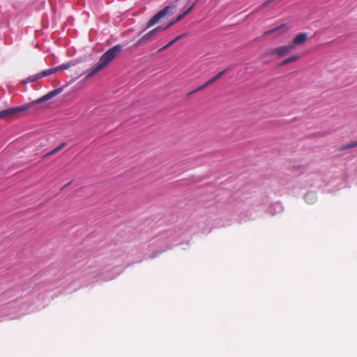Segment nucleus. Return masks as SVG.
<instances>
[{
  "label": "nucleus",
  "instance_id": "obj_4",
  "mask_svg": "<svg viewBox=\"0 0 357 357\" xmlns=\"http://www.w3.org/2000/svg\"><path fill=\"white\" fill-rule=\"evenodd\" d=\"M167 29V27L166 26H158L155 28H154L153 29L149 31V32H147L146 33H145L144 36H142L135 43V47H138L142 43L144 40H149L150 38H151L153 36H154L155 34H157L158 33L162 31H165Z\"/></svg>",
  "mask_w": 357,
  "mask_h": 357
},
{
  "label": "nucleus",
  "instance_id": "obj_17",
  "mask_svg": "<svg viewBox=\"0 0 357 357\" xmlns=\"http://www.w3.org/2000/svg\"><path fill=\"white\" fill-rule=\"evenodd\" d=\"M298 59H299L298 55H293V56L287 58V60L288 63H293V62L298 61Z\"/></svg>",
  "mask_w": 357,
  "mask_h": 357
},
{
  "label": "nucleus",
  "instance_id": "obj_3",
  "mask_svg": "<svg viewBox=\"0 0 357 357\" xmlns=\"http://www.w3.org/2000/svg\"><path fill=\"white\" fill-rule=\"evenodd\" d=\"M28 107L26 106H18L15 107H10L8 109L0 111V119H8L13 117L20 112H24L27 111Z\"/></svg>",
  "mask_w": 357,
  "mask_h": 357
},
{
  "label": "nucleus",
  "instance_id": "obj_14",
  "mask_svg": "<svg viewBox=\"0 0 357 357\" xmlns=\"http://www.w3.org/2000/svg\"><path fill=\"white\" fill-rule=\"evenodd\" d=\"M38 76H39V79H41V78L45 77L46 76L51 75L53 73H52V69L50 68V69L44 70L38 73Z\"/></svg>",
  "mask_w": 357,
  "mask_h": 357
},
{
  "label": "nucleus",
  "instance_id": "obj_1",
  "mask_svg": "<svg viewBox=\"0 0 357 357\" xmlns=\"http://www.w3.org/2000/svg\"><path fill=\"white\" fill-rule=\"evenodd\" d=\"M122 51V45H116L107 50L100 58L98 63L91 69L86 70V78H89L107 66Z\"/></svg>",
  "mask_w": 357,
  "mask_h": 357
},
{
  "label": "nucleus",
  "instance_id": "obj_22",
  "mask_svg": "<svg viewBox=\"0 0 357 357\" xmlns=\"http://www.w3.org/2000/svg\"><path fill=\"white\" fill-rule=\"evenodd\" d=\"M287 64H289V63H288V61H287V59H284V60L280 63V66H286V65H287Z\"/></svg>",
  "mask_w": 357,
  "mask_h": 357
},
{
  "label": "nucleus",
  "instance_id": "obj_16",
  "mask_svg": "<svg viewBox=\"0 0 357 357\" xmlns=\"http://www.w3.org/2000/svg\"><path fill=\"white\" fill-rule=\"evenodd\" d=\"M75 63L73 61H68L67 63H63L61 66L62 70L68 69L70 66H73Z\"/></svg>",
  "mask_w": 357,
  "mask_h": 357
},
{
  "label": "nucleus",
  "instance_id": "obj_23",
  "mask_svg": "<svg viewBox=\"0 0 357 357\" xmlns=\"http://www.w3.org/2000/svg\"><path fill=\"white\" fill-rule=\"evenodd\" d=\"M287 64H289V63H288V61H287V59H284V60L280 63V66H286V65H287Z\"/></svg>",
  "mask_w": 357,
  "mask_h": 357
},
{
  "label": "nucleus",
  "instance_id": "obj_13",
  "mask_svg": "<svg viewBox=\"0 0 357 357\" xmlns=\"http://www.w3.org/2000/svg\"><path fill=\"white\" fill-rule=\"evenodd\" d=\"M356 146H357V141L356 142H352L348 143V144H347L345 145H343V146L340 147L339 150L344 151L346 149H351V148H354V147H356Z\"/></svg>",
  "mask_w": 357,
  "mask_h": 357
},
{
  "label": "nucleus",
  "instance_id": "obj_8",
  "mask_svg": "<svg viewBox=\"0 0 357 357\" xmlns=\"http://www.w3.org/2000/svg\"><path fill=\"white\" fill-rule=\"evenodd\" d=\"M307 39V33H299L296 36L291 43V45H294V48H295L296 45H299L303 44Z\"/></svg>",
  "mask_w": 357,
  "mask_h": 357
},
{
  "label": "nucleus",
  "instance_id": "obj_24",
  "mask_svg": "<svg viewBox=\"0 0 357 357\" xmlns=\"http://www.w3.org/2000/svg\"><path fill=\"white\" fill-rule=\"evenodd\" d=\"M185 36V33L181 34L178 36H176L174 40H176V42L177 40H178L179 39H181V38H183Z\"/></svg>",
  "mask_w": 357,
  "mask_h": 357
},
{
  "label": "nucleus",
  "instance_id": "obj_6",
  "mask_svg": "<svg viewBox=\"0 0 357 357\" xmlns=\"http://www.w3.org/2000/svg\"><path fill=\"white\" fill-rule=\"evenodd\" d=\"M294 49V45L290 43L287 45L280 46L273 49L271 53L279 57H282L289 54Z\"/></svg>",
  "mask_w": 357,
  "mask_h": 357
},
{
  "label": "nucleus",
  "instance_id": "obj_15",
  "mask_svg": "<svg viewBox=\"0 0 357 357\" xmlns=\"http://www.w3.org/2000/svg\"><path fill=\"white\" fill-rule=\"evenodd\" d=\"M218 79H219L218 78L216 77V75L215 76H213V77H211L208 81H207L206 82H205L204 84H202V87L204 88H206L207 87L208 85L211 84L212 83L216 82Z\"/></svg>",
  "mask_w": 357,
  "mask_h": 357
},
{
  "label": "nucleus",
  "instance_id": "obj_9",
  "mask_svg": "<svg viewBox=\"0 0 357 357\" xmlns=\"http://www.w3.org/2000/svg\"><path fill=\"white\" fill-rule=\"evenodd\" d=\"M66 86L67 84H65L61 87L57 88L53 91H50L49 93L43 96L44 100H46V101H47L49 100H51L54 97L56 96L57 95L60 94Z\"/></svg>",
  "mask_w": 357,
  "mask_h": 357
},
{
  "label": "nucleus",
  "instance_id": "obj_5",
  "mask_svg": "<svg viewBox=\"0 0 357 357\" xmlns=\"http://www.w3.org/2000/svg\"><path fill=\"white\" fill-rule=\"evenodd\" d=\"M196 3H197V1H195L192 3H190V5H189V6L188 4L185 5L183 8L184 10H183V13H181V15H178L176 17L173 18L170 22H169L167 25H165L167 29H168L169 27H170L171 26H172L177 22L180 21L181 20H182L185 15H187L193 9V8L196 5Z\"/></svg>",
  "mask_w": 357,
  "mask_h": 357
},
{
  "label": "nucleus",
  "instance_id": "obj_12",
  "mask_svg": "<svg viewBox=\"0 0 357 357\" xmlns=\"http://www.w3.org/2000/svg\"><path fill=\"white\" fill-rule=\"evenodd\" d=\"M38 79H39L38 74L37 73L36 75H33L29 76L25 79L22 80V82L23 84H26L27 83H31V82H36Z\"/></svg>",
  "mask_w": 357,
  "mask_h": 357
},
{
  "label": "nucleus",
  "instance_id": "obj_11",
  "mask_svg": "<svg viewBox=\"0 0 357 357\" xmlns=\"http://www.w3.org/2000/svg\"><path fill=\"white\" fill-rule=\"evenodd\" d=\"M67 143L66 142H63L61 143V144H59V146H57L56 148H54V149H52V151L47 152L45 155V157H47V156H50V155H52L54 153H56V152L59 151L60 150H61L63 148H64L66 146Z\"/></svg>",
  "mask_w": 357,
  "mask_h": 357
},
{
  "label": "nucleus",
  "instance_id": "obj_10",
  "mask_svg": "<svg viewBox=\"0 0 357 357\" xmlns=\"http://www.w3.org/2000/svg\"><path fill=\"white\" fill-rule=\"evenodd\" d=\"M44 102H46V100H44V96H42L41 98H40L36 100H33L29 103L23 105L22 106L28 107L27 111H26V112H28V111L31 110L32 108H33L36 105L43 103Z\"/></svg>",
  "mask_w": 357,
  "mask_h": 357
},
{
  "label": "nucleus",
  "instance_id": "obj_2",
  "mask_svg": "<svg viewBox=\"0 0 357 357\" xmlns=\"http://www.w3.org/2000/svg\"><path fill=\"white\" fill-rule=\"evenodd\" d=\"M171 9L169 6H167L164 7L162 9L160 10L157 12L146 23L144 29L142 31L151 28L155 24H157L161 19H162Z\"/></svg>",
  "mask_w": 357,
  "mask_h": 357
},
{
  "label": "nucleus",
  "instance_id": "obj_25",
  "mask_svg": "<svg viewBox=\"0 0 357 357\" xmlns=\"http://www.w3.org/2000/svg\"><path fill=\"white\" fill-rule=\"evenodd\" d=\"M31 113H34L35 112V109H33V110L31 112Z\"/></svg>",
  "mask_w": 357,
  "mask_h": 357
},
{
  "label": "nucleus",
  "instance_id": "obj_19",
  "mask_svg": "<svg viewBox=\"0 0 357 357\" xmlns=\"http://www.w3.org/2000/svg\"><path fill=\"white\" fill-rule=\"evenodd\" d=\"M176 42V40H172L171 41H169L167 45H165V46H163L161 50H165L167 47H169V46H171L172 45H173L174 43Z\"/></svg>",
  "mask_w": 357,
  "mask_h": 357
},
{
  "label": "nucleus",
  "instance_id": "obj_26",
  "mask_svg": "<svg viewBox=\"0 0 357 357\" xmlns=\"http://www.w3.org/2000/svg\"><path fill=\"white\" fill-rule=\"evenodd\" d=\"M190 0H188V2L190 1Z\"/></svg>",
  "mask_w": 357,
  "mask_h": 357
},
{
  "label": "nucleus",
  "instance_id": "obj_7",
  "mask_svg": "<svg viewBox=\"0 0 357 357\" xmlns=\"http://www.w3.org/2000/svg\"><path fill=\"white\" fill-rule=\"evenodd\" d=\"M288 30V27L286 24H282L279 26H277L270 30L266 31L264 33V36H268L273 33H278V35H280L284 32H286Z\"/></svg>",
  "mask_w": 357,
  "mask_h": 357
},
{
  "label": "nucleus",
  "instance_id": "obj_20",
  "mask_svg": "<svg viewBox=\"0 0 357 357\" xmlns=\"http://www.w3.org/2000/svg\"><path fill=\"white\" fill-rule=\"evenodd\" d=\"M51 69H52V71L53 74H54V73H57L59 71L62 70L61 66H56V67H54V68H52Z\"/></svg>",
  "mask_w": 357,
  "mask_h": 357
},
{
  "label": "nucleus",
  "instance_id": "obj_21",
  "mask_svg": "<svg viewBox=\"0 0 357 357\" xmlns=\"http://www.w3.org/2000/svg\"><path fill=\"white\" fill-rule=\"evenodd\" d=\"M227 71V69H225L220 72H219L217 75H216V77L220 79Z\"/></svg>",
  "mask_w": 357,
  "mask_h": 357
},
{
  "label": "nucleus",
  "instance_id": "obj_18",
  "mask_svg": "<svg viewBox=\"0 0 357 357\" xmlns=\"http://www.w3.org/2000/svg\"><path fill=\"white\" fill-rule=\"evenodd\" d=\"M203 89H204V87H202V86H200L197 87V89H195V90H193V91H192L188 92V93H187V96H191V95L194 94L195 93H196V92H197V91H200V90Z\"/></svg>",
  "mask_w": 357,
  "mask_h": 357
}]
</instances>
